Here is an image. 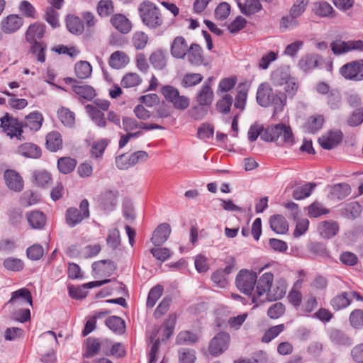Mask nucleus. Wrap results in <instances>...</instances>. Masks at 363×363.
I'll return each mask as SVG.
<instances>
[{"mask_svg": "<svg viewBox=\"0 0 363 363\" xmlns=\"http://www.w3.org/2000/svg\"><path fill=\"white\" fill-rule=\"evenodd\" d=\"M106 325L116 334H123L125 331L124 320L116 315L108 317L105 321Z\"/></svg>", "mask_w": 363, "mask_h": 363, "instance_id": "obj_35", "label": "nucleus"}, {"mask_svg": "<svg viewBox=\"0 0 363 363\" xmlns=\"http://www.w3.org/2000/svg\"><path fill=\"white\" fill-rule=\"evenodd\" d=\"M299 25V21L297 18L292 16L291 13L284 16L280 21V28L283 30H292Z\"/></svg>", "mask_w": 363, "mask_h": 363, "instance_id": "obj_55", "label": "nucleus"}, {"mask_svg": "<svg viewBox=\"0 0 363 363\" xmlns=\"http://www.w3.org/2000/svg\"><path fill=\"white\" fill-rule=\"evenodd\" d=\"M290 77L288 68L280 67L272 73L271 81L274 86L279 87L284 86L286 82H289Z\"/></svg>", "mask_w": 363, "mask_h": 363, "instance_id": "obj_28", "label": "nucleus"}, {"mask_svg": "<svg viewBox=\"0 0 363 363\" xmlns=\"http://www.w3.org/2000/svg\"><path fill=\"white\" fill-rule=\"evenodd\" d=\"M338 223L332 220L320 222L318 225V233L325 239H329L335 236L338 233Z\"/></svg>", "mask_w": 363, "mask_h": 363, "instance_id": "obj_18", "label": "nucleus"}, {"mask_svg": "<svg viewBox=\"0 0 363 363\" xmlns=\"http://www.w3.org/2000/svg\"><path fill=\"white\" fill-rule=\"evenodd\" d=\"M238 6L241 13L245 16L256 13L262 9L259 0H245L244 4L238 1Z\"/></svg>", "mask_w": 363, "mask_h": 363, "instance_id": "obj_31", "label": "nucleus"}, {"mask_svg": "<svg viewBox=\"0 0 363 363\" xmlns=\"http://www.w3.org/2000/svg\"><path fill=\"white\" fill-rule=\"evenodd\" d=\"M340 74L347 80H363V60H353L345 64L340 68Z\"/></svg>", "mask_w": 363, "mask_h": 363, "instance_id": "obj_7", "label": "nucleus"}, {"mask_svg": "<svg viewBox=\"0 0 363 363\" xmlns=\"http://www.w3.org/2000/svg\"><path fill=\"white\" fill-rule=\"evenodd\" d=\"M113 26L121 33H128L132 28L131 22L123 14H115L111 18Z\"/></svg>", "mask_w": 363, "mask_h": 363, "instance_id": "obj_23", "label": "nucleus"}, {"mask_svg": "<svg viewBox=\"0 0 363 363\" xmlns=\"http://www.w3.org/2000/svg\"><path fill=\"white\" fill-rule=\"evenodd\" d=\"M66 26L68 30L74 35H80L84 30V26L81 19L78 16L71 14L66 17Z\"/></svg>", "mask_w": 363, "mask_h": 363, "instance_id": "obj_32", "label": "nucleus"}, {"mask_svg": "<svg viewBox=\"0 0 363 363\" xmlns=\"http://www.w3.org/2000/svg\"><path fill=\"white\" fill-rule=\"evenodd\" d=\"M42 122V114L35 111L26 116L24 121L21 124L23 128H28L30 130L37 131L41 128Z\"/></svg>", "mask_w": 363, "mask_h": 363, "instance_id": "obj_26", "label": "nucleus"}, {"mask_svg": "<svg viewBox=\"0 0 363 363\" xmlns=\"http://www.w3.org/2000/svg\"><path fill=\"white\" fill-rule=\"evenodd\" d=\"M18 9L20 12L28 18H35V9L28 1H21L19 4Z\"/></svg>", "mask_w": 363, "mask_h": 363, "instance_id": "obj_63", "label": "nucleus"}, {"mask_svg": "<svg viewBox=\"0 0 363 363\" xmlns=\"http://www.w3.org/2000/svg\"><path fill=\"white\" fill-rule=\"evenodd\" d=\"M129 62V57L124 52L117 50L111 55L108 64L112 68L118 69L124 67Z\"/></svg>", "mask_w": 363, "mask_h": 363, "instance_id": "obj_25", "label": "nucleus"}, {"mask_svg": "<svg viewBox=\"0 0 363 363\" xmlns=\"http://www.w3.org/2000/svg\"><path fill=\"white\" fill-rule=\"evenodd\" d=\"M342 139V133L340 130H330L318 138V143L323 149L331 150L337 146Z\"/></svg>", "mask_w": 363, "mask_h": 363, "instance_id": "obj_12", "label": "nucleus"}, {"mask_svg": "<svg viewBox=\"0 0 363 363\" xmlns=\"http://www.w3.org/2000/svg\"><path fill=\"white\" fill-rule=\"evenodd\" d=\"M316 186L315 183H306L301 186L296 188L293 192V198L296 200H301L308 197L313 189Z\"/></svg>", "mask_w": 363, "mask_h": 363, "instance_id": "obj_40", "label": "nucleus"}, {"mask_svg": "<svg viewBox=\"0 0 363 363\" xmlns=\"http://www.w3.org/2000/svg\"><path fill=\"white\" fill-rule=\"evenodd\" d=\"M342 214L349 219H354L362 212V207L357 201L346 203L342 211Z\"/></svg>", "mask_w": 363, "mask_h": 363, "instance_id": "obj_41", "label": "nucleus"}, {"mask_svg": "<svg viewBox=\"0 0 363 363\" xmlns=\"http://www.w3.org/2000/svg\"><path fill=\"white\" fill-rule=\"evenodd\" d=\"M318 65V60L316 56L306 55L301 58L298 62V67L304 72H308Z\"/></svg>", "mask_w": 363, "mask_h": 363, "instance_id": "obj_47", "label": "nucleus"}, {"mask_svg": "<svg viewBox=\"0 0 363 363\" xmlns=\"http://www.w3.org/2000/svg\"><path fill=\"white\" fill-rule=\"evenodd\" d=\"M328 213L329 211L318 201L313 202L308 206V216L311 218H318Z\"/></svg>", "mask_w": 363, "mask_h": 363, "instance_id": "obj_59", "label": "nucleus"}, {"mask_svg": "<svg viewBox=\"0 0 363 363\" xmlns=\"http://www.w3.org/2000/svg\"><path fill=\"white\" fill-rule=\"evenodd\" d=\"M45 28V25L39 22L30 24L26 32L27 42H36L41 40L44 37Z\"/></svg>", "mask_w": 363, "mask_h": 363, "instance_id": "obj_15", "label": "nucleus"}, {"mask_svg": "<svg viewBox=\"0 0 363 363\" xmlns=\"http://www.w3.org/2000/svg\"><path fill=\"white\" fill-rule=\"evenodd\" d=\"M213 96V91L210 84L208 82H204L196 94V101L199 105L206 107L212 104Z\"/></svg>", "mask_w": 363, "mask_h": 363, "instance_id": "obj_19", "label": "nucleus"}, {"mask_svg": "<svg viewBox=\"0 0 363 363\" xmlns=\"http://www.w3.org/2000/svg\"><path fill=\"white\" fill-rule=\"evenodd\" d=\"M161 94L164 99L177 110H185L190 104V99L184 95H180L179 90L171 85H165L161 88Z\"/></svg>", "mask_w": 363, "mask_h": 363, "instance_id": "obj_5", "label": "nucleus"}, {"mask_svg": "<svg viewBox=\"0 0 363 363\" xmlns=\"http://www.w3.org/2000/svg\"><path fill=\"white\" fill-rule=\"evenodd\" d=\"M148 40V36L144 32H136L133 36V43L135 49H143Z\"/></svg>", "mask_w": 363, "mask_h": 363, "instance_id": "obj_62", "label": "nucleus"}, {"mask_svg": "<svg viewBox=\"0 0 363 363\" xmlns=\"http://www.w3.org/2000/svg\"><path fill=\"white\" fill-rule=\"evenodd\" d=\"M162 291L163 288L160 285H157L150 289L146 303L147 308H151L155 305L157 301L162 296Z\"/></svg>", "mask_w": 363, "mask_h": 363, "instance_id": "obj_56", "label": "nucleus"}, {"mask_svg": "<svg viewBox=\"0 0 363 363\" xmlns=\"http://www.w3.org/2000/svg\"><path fill=\"white\" fill-rule=\"evenodd\" d=\"M351 192L349 184L342 183L337 184L330 187V198L331 199L342 200L347 196Z\"/></svg>", "mask_w": 363, "mask_h": 363, "instance_id": "obj_30", "label": "nucleus"}, {"mask_svg": "<svg viewBox=\"0 0 363 363\" xmlns=\"http://www.w3.org/2000/svg\"><path fill=\"white\" fill-rule=\"evenodd\" d=\"M0 121V126L7 135L11 138L13 137L20 138L23 132L21 123H19L16 118L11 117L9 113L3 116Z\"/></svg>", "mask_w": 363, "mask_h": 363, "instance_id": "obj_8", "label": "nucleus"}, {"mask_svg": "<svg viewBox=\"0 0 363 363\" xmlns=\"http://www.w3.org/2000/svg\"><path fill=\"white\" fill-rule=\"evenodd\" d=\"M349 321L351 326L355 329L363 328V310L355 309L350 313Z\"/></svg>", "mask_w": 363, "mask_h": 363, "instance_id": "obj_54", "label": "nucleus"}, {"mask_svg": "<svg viewBox=\"0 0 363 363\" xmlns=\"http://www.w3.org/2000/svg\"><path fill=\"white\" fill-rule=\"evenodd\" d=\"M189 49L187 43L184 37H176L171 45V54L177 59H183Z\"/></svg>", "mask_w": 363, "mask_h": 363, "instance_id": "obj_20", "label": "nucleus"}, {"mask_svg": "<svg viewBox=\"0 0 363 363\" xmlns=\"http://www.w3.org/2000/svg\"><path fill=\"white\" fill-rule=\"evenodd\" d=\"M46 145L48 150L56 152L62 147V140L57 131L48 133L46 136Z\"/></svg>", "mask_w": 363, "mask_h": 363, "instance_id": "obj_38", "label": "nucleus"}, {"mask_svg": "<svg viewBox=\"0 0 363 363\" xmlns=\"http://www.w3.org/2000/svg\"><path fill=\"white\" fill-rule=\"evenodd\" d=\"M230 335L226 333H219L210 342L209 352L213 356L222 354L228 347Z\"/></svg>", "mask_w": 363, "mask_h": 363, "instance_id": "obj_10", "label": "nucleus"}, {"mask_svg": "<svg viewBox=\"0 0 363 363\" xmlns=\"http://www.w3.org/2000/svg\"><path fill=\"white\" fill-rule=\"evenodd\" d=\"M32 177L35 184L41 187H45L51 182L50 174L44 170L34 171Z\"/></svg>", "mask_w": 363, "mask_h": 363, "instance_id": "obj_48", "label": "nucleus"}, {"mask_svg": "<svg viewBox=\"0 0 363 363\" xmlns=\"http://www.w3.org/2000/svg\"><path fill=\"white\" fill-rule=\"evenodd\" d=\"M313 12L319 17L333 18L335 11L332 6L327 1H317L313 4Z\"/></svg>", "mask_w": 363, "mask_h": 363, "instance_id": "obj_24", "label": "nucleus"}, {"mask_svg": "<svg viewBox=\"0 0 363 363\" xmlns=\"http://www.w3.org/2000/svg\"><path fill=\"white\" fill-rule=\"evenodd\" d=\"M76 164L77 161L69 157L60 158L57 161L59 171L65 174L72 172Z\"/></svg>", "mask_w": 363, "mask_h": 363, "instance_id": "obj_44", "label": "nucleus"}, {"mask_svg": "<svg viewBox=\"0 0 363 363\" xmlns=\"http://www.w3.org/2000/svg\"><path fill=\"white\" fill-rule=\"evenodd\" d=\"M123 130L127 133L136 130L138 129L151 130L154 129L163 130L164 127L155 123H147L139 122L136 119L129 116H124L122 118Z\"/></svg>", "mask_w": 363, "mask_h": 363, "instance_id": "obj_9", "label": "nucleus"}, {"mask_svg": "<svg viewBox=\"0 0 363 363\" xmlns=\"http://www.w3.org/2000/svg\"><path fill=\"white\" fill-rule=\"evenodd\" d=\"M101 347V344L95 338H88L86 340V352L85 357H91L98 353Z\"/></svg>", "mask_w": 363, "mask_h": 363, "instance_id": "obj_61", "label": "nucleus"}, {"mask_svg": "<svg viewBox=\"0 0 363 363\" xmlns=\"http://www.w3.org/2000/svg\"><path fill=\"white\" fill-rule=\"evenodd\" d=\"M85 108L92 121L98 128H105L107 126L106 116L101 110L91 104L86 105Z\"/></svg>", "mask_w": 363, "mask_h": 363, "instance_id": "obj_22", "label": "nucleus"}, {"mask_svg": "<svg viewBox=\"0 0 363 363\" xmlns=\"http://www.w3.org/2000/svg\"><path fill=\"white\" fill-rule=\"evenodd\" d=\"M329 336L331 341L335 345L350 346L352 344V339L340 330L331 329Z\"/></svg>", "mask_w": 363, "mask_h": 363, "instance_id": "obj_36", "label": "nucleus"}, {"mask_svg": "<svg viewBox=\"0 0 363 363\" xmlns=\"http://www.w3.org/2000/svg\"><path fill=\"white\" fill-rule=\"evenodd\" d=\"M74 71L78 78L84 79L90 77L92 67L88 62L80 61L75 65Z\"/></svg>", "mask_w": 363, "mask_h": 363, "instance_id": "obj_46", "label": "nucleus"}, {"mask_svg": "<svg viewBox=\"0 0 363 363\" xmlns=\"http://www.w3.org/2000/svg\"><path fill=\"white\" fill-rule=\"evenodd\" d=\"M287 284L285 279H277L274 286H272L264 298L265 301H273L281 299L286 292Z\"/></svg>", "mask_w": 363, "mask_h": 363, "instance_id": "obj_13", "label": "nucleus"}, {"mask_svg": "<svg viewBox=\"0 0 363 363\" xmlns=\"http://www.w3.org/2000/svg\"><path fill=\"white\" fill-rule=\"evenodd\" d=\"M323 121L324 118L321 115L311 116L306 123L305 128L307 132L314 133L322 128Z\"/></svg>", "mask_w": 363, "mask_h": 363, "instance_id": "obj_45", "label": "nucleus"}, {"mask_svg": "<svg viewBox=\"0 0 363 363\" xmlns=\"http://www.w3.org/2000/svg\"><path fill=\"white\" fill-rule=\"evenodd\" d=\"M269 224L272 230L277 233L284 234L289 228L285 218L281 215H275L270 218Z\"/></svg>", "mask_w": 363, "mask_h": 363, "instance_id": "obj_34", "label": "nucleus"}, {"mask_svg": "<svg viewBox=\"0 0 363 363\" xmlns=\"http://www.w3.org/2000/svg\"><path fill=\"white\" fill-rule=\"evenodd\" d=\"M233 97L228 94H225L220 100L216 103V109L222 113H228L230 111V107L233 104Z\"/></svg>", "mask_w": 363, "mask_h": 363, "instance_id": "obj_57", "label": "nucleus"}, {"mask_svg": "<svg viewBox=\"0 0 363 363\" xmlns=\"http://www.w3.org/2000/svg\"><path fill=\"white\" fill-rule=\"evenodd\" d=\"M257 279V276L255 272L242 269L236 276L235 284L240 291L246 295H251L255 289Z\"/></svg>", "mask_w": 363, "mask_h": 363, "instance_id": "obj_6", "label": "nucleus"}, {"mask_svg": "<svg viewBox=\"0 0 363 363\" xmlns=\"http://www.w3.org/2000/svg\"><path fill=\"white\" fill-rule=\"evenodd\" d=\"M117 193L116 191H107L101 194L100 205L104 210L107 211L113 210L117 203Z\"/></svg>", "mask_w": 363, "mask_h": 363, "instance_id": "obj_29", "label": "nucleus"}, {"mask_svg": "<svg viewBox=\"0 0 363 363\" xmlns=\"http://www.w3.org/2000/svg\"><path fill=\"white\" fill-rule=\"evenodd\" d=\"M141 82L142 79L138 74L129 72L123 76L121 84L124 88H132L138 86Z\"/></svg>", "mask_w": 363, "mask_h": 363, "instance_id": "obj_49", "label": "nucleus"}, {"mask_svg": "<svg viewBox=\"0 0 363 363\" xmlns=\"http://www.w3.org/2000/svg\"><path fill=\"white\" fill-rule=\"evenodd\" d=\"M23 24V20L16 14H10L0 23L1 30L6 34H11L18 30Z\"/></svg>", "mask_w": 363, "mask_h": 363, "instance_id": "obj_11", "label": "nucleus"}, {"mask_svg": "<svg viewBox=\"0 0 363 363\" xmlns=\"http://www.w3.org/2000/svg\"><path fill=\"white\" fill-rule=\"evenodd\" d=\"M203 77L199 73H187L182 78L181 84L184 88L194 86L202 82Z\"/></svg>", "mask_w": 363, "mask_h": 363, "instance_id": "obj_50", "label": "nucleus"}, {"mask_svg": "<svg viewBox=\"0 0 363 363\" xmlns=\"http://www.w3.org/2000/svg\"><path fill=\"white\" fill-rule=\"evenodd\" d=\"M27 220L33 228H41L45 223V217L40 211H32L27 215Z\"/></svg>", "mask_w": 363, "mask_h": 363, "instance_id": "obj_39", "label": "nucleus"}, {"mask_svg": "<svg viewBox=\"0 0 363 363\" xmlns=\"http://www.w3.org/2000/svg\"><path fill=\"white\" fill-rule=\"evenodd\" d=\"M257 101L263 107L273 106V115L275 116L284 110L286 104V96L283 92L274 90L267 84H261L257 91Z\"/></svg>", "mask_w": 363, "mask_h": 363, "instance_id": "obj_1", "label": "nucleus"}, {"mask_svg": "<svg viewBox=\"0 0 363 363\" xmlns=\"http://www.w3.org/2000/svg\"><path fill=\"white\" fill-rule=\"evenodd\" d=\"M73 91L80 97L91 101L96 96L95 90L89 85H73Z\"/></svg>", "mask_w": 363, "mask_h": 363, "instance_id": "obj_43", "label": "nucleus"}, {"mask_svg": "<svg viewBox=\"0 0 363 363\" xmlns=\"http://www.w3.org/2000/svg\"><path fill=\"white\" fill-rule=\"evenodd\" d=\"M170 233V225L168 223H162L154 231L151 241L155 246H160L167 240Z\"/></svg>", "mask_w": 363, "mask_h": 363, "instance_id": "obj_16", "label": "nucleus"}, {"mask_svg": "<svg viewBox=\"0 0 363 363\" xmlns=\"http://www.w3.org/2000/svg\"><path fill=\"white\" fill-rule=\"evenodd\" d=\"M188 62L194 66L203 64L204 58L201 47L196 43H192L189 48L186 55Z\"/></svg>", "mask_w": 363, "mask_h": 363, "instance_id": "obj_21", "label": "nucleus"}, {"mask_svg": "<svg viewBox=\"0 0 363 363\" xmlns=\"http://www.w3.org/2000/svg\"><path fill=\"white\" fill-rule=\"evenodd\" d=\"M89 217V201L83 199L79 204V209L69 207L65 212V222L70 228L81 223L83 220Z\"/></svg>", "mask_w": 363, "mask_h": 363, "instance_id": "obj_3", "label": "nucleus"}, {"mask_svg": "<svg viewBox=\"0 0 363 363\" xmlns=\"http://www.w3.org/2000/svg\"><path fill=\"white\" fill-rule=\"evenodd\" d=\"M275 133L277 135V141H280L288 146H292L294 144V137L290 126L284 123L275 125Z\"/></svg>", "mask_w": 363, "mask_h": 363, "instance_id": "obj_14", "label": "nucleus"}, {"mask_svg": "<svg viewBox=\"0 0 363 363\" xmlns=\"http://www.w3.org/2000/svg\"><path fill=\"white\" fill-rule=\"evenodd\" d=\"M308 2L309 0H296L289 10V13L298 18L305 12Z\"/></svg>", "mask_w": 363, "mask_h": 363, "instance_id": "obj_58", "label": "nucleus"}, {"mask_svg": "<svg viewBox=\"0 0 363 363\" xmlns=\"http://www.w3.org/2000/svg\"><path fill=\"white\" fill-rule=\"evenodd\" d=\"M180 363H194L196 360V353L193 350L182 349L179 350Z\"/></svg>", "mask_w": 363, "mask_h": 363, "instance_id": "obj_64", "label": "nucleus"}, {"mask_svg": "<svg viewBox=\"0 0 363 363\" xmlns=\"http://www.w3.org/2000/svg\"><path fill=\"white\" fill-rule=\"evenodd\" d=\"M284 329L285 326L284 324H279L269 328L262 336V342L269 343L282 333Z\"/></svg>", "mask_w": 363, "mask_h": 363, "instance_id": "obj_53", "label": "nucleus"}, {"mask_svg": "<svg viewBox=\"0 0 363 363\" xmlns=\"http://www.w3.org/2000/svg\"><path fill=\"white\" fill-rule=\"evenodd\" d=\"M149 61L155 69H163L167 65L166 54L163 50H157L150 55Z\"/></svg>", "mask_w": 363, "mask_h": 363, "instance_id": "obj_37", "label": "nucleus"}, {"mask_svg": "<svg viewBox=\"0 0 363 363\" xmlns=\"http://www.w3.org/2000/svg\"><path fill=\"white\" fill-rule=\"evenodd\" d=\"M22 301L32 306V296L30 291L26 288L21 289L12 293L9 302Z\"/></svg>", "mask_w": 363, "mask_h": 363, "instance_id": "obj_52", "label": "nucleus"}, {"mask_svg": "<svg viewBox=\"0 0 363 363\" xmlns=\"http://www.w3.org/2000/svg\"><path fill=\"white\" fill-rule=\"evenodd\" d=\"M4 179L7 186L15 191H20L23 186V182L20 174L14 170L9 169L4 172Z\"/></svg>", "mask_w": 363, "mask_h": 363, "instance_id": "obj_17", "label": "nucleus"}, {"mask_svg": "<svg viewBox=\"0 0 363 363\" xmlns=\"http://www.w3.org/2000/svg\"><path fill=\"white\" fill-rule=\"evenodd\" d=\"M27 257L31 260L40 259L44 254L43 247L39 244H34L26 250Z\"/></svg>", "mask_w": 363, "mask_h": 363, "instance_id": "obj_60", "label": "nucleus"}, {"mask_svg": "<svg viewBox=\"0 0 363 363\" xmlns=\"http://www.w3.org/2000/svg\"><path fill=\"white\" fill-rule=\"evenodd\" d=\"M18 154L29 158L37 159L41 156L40 148L33 143H26L21 145L17 150Z\"/></svg>", "mask_w": 363, "mask_h": 363, "instance_id": "obj_27", "label": "nucleus"}, {"mask_svg": "<svg viewBox=\"0 0 363 363\" xmlns=\"http://www.w3.org/2000/svg\"><path fill=\"white\" fill-rule=\"evenodd\" d=\"M96 9L101 17H107L114 12L113 1L111 0H100Z\"/></svg>", "mask_w": 363, "mask_h": 363, "instance_id": "obj_51", "label": "nucleus"}, {"mask_svg": "<svg viewBox=\"0 0 363 363\" xmlns=\"http://www.w3.org/2000/svg\"><path fill=\"white\" fill-rule=\"evenodd\" d=\"M138 13L142 23L150 29L164 26V17L160 9L153 2L146 0L138 6Z\"/></svg>", "mask_w": 363, "mask_h": 363, "instance_id": "obj_2", "label": "nucleus"}, {"mask_svg": "<svg viewBox=\"0 0 363 363\" xmlns=\"http://www.w3.org/2000/svg\"><path fill=\"white\" fill-rule=\"evenodd\" d=\"M351 303V297L348 292H342L336 295L330 300V305L335 311H340L349 306Z\"/></svg>", "mask_w": 363, "mask_h": 363, "instance_id": "obj_33", "label": "nucleus"}, {"mask_svg": "<svg viewBox=\"0 0 363 363\" xmlns=\"http://www.w3.org/2000/svg\"><path fill=\"white\" fill-rule=\"evenodd\" d=\"M57 116L60 121L67 127H72L75 123V114L68 108L62 107L57 111Z\"/></svg>", "mask_w": 363, "mask_h": 363, "instance_id": "obj_42", "label": "nucleus"}, {"mask_svg": "<svg viewBox=\"0 0 363 363\" xmlns=\"http://www.w3.org/2000/svg\"><path fill=\"white\" fill-rule=\"evenodd\" d=\"M274 275L271 272H265L257 279L255 293L252 296V303L255 306L264 302V298L272 286Z\"/></svg>", "mask_w": 363, "mask_h": 363, "instance_id": "obj_4", "label": "nucleus"}]
</instances>
